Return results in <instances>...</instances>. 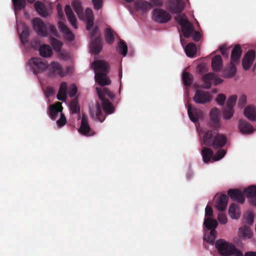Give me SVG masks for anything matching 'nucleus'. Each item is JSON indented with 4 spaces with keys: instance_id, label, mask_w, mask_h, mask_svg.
I'll return each mask as SVG.
<instances>
[{
    "instance_id": "1",
    "label": "nucleus",
    "mask_w": 256,
    "mask_h": 256,
    "mask_svg": "<svg viewBox=\"0 0 256 256\" xmlns=\"http://www.w3.org/2000/svg\"><path fill=\"white\" fill-rule=\"evenodd\" d=\"M202 142L206 146L215 149L224 147L227 142L225 135L218 133L216 130H210L204 134Z\"/></svg>"
},
{
    "instance_id": "2",
    "label": "nucleus",
    "mask_w": 256,
    "mask_h": 256,
    "mask_svg": "<svg viewBox=\"0 0 256 256\" xmlns=\"http://www.w3.org/2000/svg\"><path fill=\"white\" fill-rule=\"evenodd\" d=\"M215 246L222 256H244L242 252L230 242L224 239H218L215 242Z\"/></svg>"
},
{
    "instance_id": "3",
    "label": "nucleus",
    "mask_w": 256,
    "mask_h": 256,
    "mask_svg": "<svg viewBox=\"0 0 256 256\" xmlns=\"http://www.w3.org/2000/svg\"><path fill=\"white\" fill-rule=\"evenodd\" d=\"M90 50L94 54H98L102 50L100 33L98 26H95L90 34Z\"/></svg>"
},
{
    "instance_id": "4",
    "label": "nucleus",
    "mask_w": 256,
    "mask_h": 256,
    "mask_svg": "<svg viewBox=\"0 0 256 256\" xmlns=\"http://www.w3.org/2000/svg\"><path fill=\"white\" fill-rule=\"evenodd\" d=\"M28 64L34 74L42 73L48 68L46 61L40 58H32Z\"/></svg>"
},
{
    "instance_id": "5",
    "label": "nucleus",
    "mask_w": 256,
    "mask_h": 256,
    "mask_svg": "<svg viewBox=\"0 0 256 256\" xmlns=\"http://www.w3.org/2000/svg\"><path fill=\"white\" fill-rule=\"evenodd\" d=\"M152 18L158 23L164 24L171 19L170 14L166 11L161 8H155L152 12Z\"/></svg>"
},
{
    "instance_id": "6",
    "label": "nucleus",
    "mask_w": 256,
    "mask_h": 256,
    "mask_svg": "<svg viewBox=\"0 0 256 256\" xmlns=\"http://www.w3.org/2000/svg\"><path fill=\"white\" fill-rule=\"evenodd\" d=\"M32 26L34 30L40 36H46L48 32L46 24L40 18H34L32 20Z\"/></svg>"
},
{
    "instance_id": "7",
    "label": "nucleus",
    "mask_w": 256,
    "mask_h": 256,
    "mask_svg": "<svg viewBox=\"0 0 256 256\" xmlns=\"http://www.w3.org/2000/svg\"><path fill=\"white\" fill-rule=\"evenodd\" d=\"M212 96L208 92L202 90H196L193 98L194 101L199 104H204L210 102Z\"/></svg>"
},
{
    "instance_id": "8",
    "label": "nucleus",
    "mask_w": 256,
    "mask_h": 256,
    "mask_svg": "<svg viewBox=\"0 0 256 256\" xmlns=\"http://www.w3.org/2000/svg\"><path fill=\"white\" fill-rule=\"evenodd\" d=\"M184 7V4L182 0H171L167 5V8L172 14L180 13Z\"/></svg>"
},
{
    "instance_id": "9",
    "label": "nucleus",
    "mask_w": 256,
    "mask_h": 256,
    "mask_svg": "<svg viewBox=\"0 0 256 256\" xmlns=\"http://www.w3.org/2000/svg\"><path fill=\"white\" fill-rule=\"evenodd\" d=\"M80 132L85 136H92L95 132L92 130L89 126L88 118L85 115H83L82 118L80 126L78 130Z\"/></svg>"
},
{
    "instance_id": "10",
    "label": "nucleus",
    "mask_w": 256,
    "mask_h": 256,
    "mask_svg": "<svg viewBox=\"0 0 256 256\" xmlns=\"http://www.w3.org/2000/svg\"><path fill=\"white\" fill-rule=\"evenodd\" d=\"M256 56V53L254 50H248L244 56L242 65L244 70H248L250 68L253 64Z\"/></svg>"
},
{
    "instance_id": "11",
    "label": "nucleus",
    "mask_w": 256,
    "mask_h": 256,
    "mask_svg": "<svg viewBox=\"0 0 256 256\" xmlns=\"http://www.w3.org/2000/svg\"><path fill=\"white\" fill-rule=\"evenodd\" d=\"M210 126L214 128H217L220 127V111L218 108H214L212 109L210 112Z\"/></svg>"
},
{
    "instance_id": "12",
    "label": "nucleus",
    "mask_w": 256,
    "mask_h": 256,
    "mask_svg": "<svg viewBox=\"0 0 256 256\" xmlns=\"http://www.w3.org/2000/svg\"><path fill=\"white\" fill-rule=\"evenodd\" d=\"M96 72L107 74L108 72L109 65L108 63L102 60H94L92 64Z\"/></svg>"
},
{
    "instance_id": "13",
    "label": "nucleus",
    "mask_w": 256,
    "mask_h": 256,
    "mask_svg": "<svg viewBox=\"0 0 256 256\" xmlns=\"http://www.w3.org/2000/svg\"><path fill=\"white\" fill-rule=\"evenodd\" d=\"M96 90L98 97L102 101V106L104 110L108 114H112L114 112L112 103L108 99L103 97L100 88H96Z\"/></svg>"
},
{
    "instance_id": "14",
    "label": "nucleus",
    "mask_w": 256,
    "mask_h": 256,
    "mask_svg": "<svg viewBox=\"0 0 256 256\" xmlns=\"http://www.w3.org/2000/svg\"><path fill=\"white\" fill-rule=\"evenodd\" d=\"M188 113L190 120L194 122H197L198 120L202 116V111L200 109L192 107L191 104L188 105Z\"/></svg>"
},
{
    "instance_id": "15",
    "label": "nucleus",
    "mask_w": 256,
    "mask_h": 256,
    "mask_svg": "<svg viewBox=\"0 0 256 256\" xmlns=\"http://www.w3.org/2000/svg\"><path fill=\"white\" fill-rule=\"evenodd\" d=\"M48 75L50 76H53L56 74H58L60 76H64L62 67L58 62H52L48 67Z\"/></svg>"
},
{
    "instance_id": "16",
    "label": "nucleus",
    "mask_w": 256,
    "mask_h": 256,
    "mask_svg": "<svg viewBox=\"0 0 256 256\" xmlns=\"http://www.w3.org/2000/svg\"><path fill=\"white\" fill-rule=\"evenodd\" d=\"M228 194L233 200L240 204H243L244 202V194L238 189H230L228 191Z\"/></svg>"
},
{
    "instance_id": "17",
    "label": "nucleus",
    "mask_w": 256,
    "mask_h": 256,
    "mask_svg": "<svg viewBox=\"0 0 256 256\" xmlns=\"http://www.w3.org/2000/svg\"><path fill=\"white\" fill-rule=\"evenodd\" d=\"M244 196L250 200V202L253 205H256V186H251L245 188L243 192Z\"/></svg>"
},
{
    "instance_id": "18",
    "label": "nucleus",
    "mask_w": 256,
    "mask_h": 256,
    "mask_svg": "<svg viewBox=\"0 0 256 256\" xmlns=\"http://www.w3.org/2000/svg\"><path fill=\"white\" fill-rule=\"evenodd\" d=\"M60 30L64 34L66 38L72 42L74 39V36L70 28L62 22L58 23Z\"/></svg>"
},
{
    "instance_id": "19",
    "label": "nucleus",
    "mask_w": 256,
    "mask_h": 256,
    "mask_svg": "<svg viewBox=\"0 0 256 256\" xmlns=\"http://www.w3.org/2000/svg\"><path fill=\"white\" fill-rule=\"evenodd\" d=\"M63 108L62 103L60 102H56L54 104L50 106L49 116L52 120H55L58 116L59 112L62 113Z\"/></svg>"
},
{
    "instance_id": "20",
    "label": "nucleus",
    "mask_w": 256,
    "mask_h": 256,
    "mask_svg": "<svg viewBox=\"0 0 256 256\" xmlns=\"http://www.w3.org/2000/svg\"><path fill=\"white\" fill-rule=\"evenodd\" d=\"M238 128L242 134H249L254 131V127L246 120L240 119L238 120Z\"/></svg>"
},
{
    "instance_id": "21",
    "label": "nucleus",
    "mask_w": 256,
    "mask_h": 256,
    "mask_svg": "<svg viewBox=\"0 0 256 256\" xmlns=\"http://www.w3.org/2000/svg\"><path fill=\"white\" fill-rule=\"evenodd\" d=\"M106 74L100 72H96L94 76L96 82L101 86L110 84L111 81L107 76Z\"/></svg>"
},
{
    "instance_id": "22",
    "label": "nucleus",
    "mask_w": 256,
    "mask_h": 256,
    "mask_svg": "<svg viewBox=\"0 0 256 256\" xmlns=\"http://www.w3.org/2000/svg\"><path fill=\"white\" fill-rule=\"evenodd\" d=\"M228 198L226 194H222L218 198L216 203V208L218 210L222 212L226 208Z\"/></svg>"
},
{
    "instance_id": "23",
    "label": "nucleus",
    "mask_w": 256,
    "mask_h": 256,
    "mask_svg": "<svg viewBox=\"0 0 256 256\" xmlns=\"http://www.w3.org/2000/svg\"><path fill=\"white\" fill-rule=\"evenodd\" d=\"M64 11L71 25L74 28L76 29L78 28L76 19L70 6L69 5H66L64 8Z\"/></svg>"
},
{
    "instance_id": "24",
    "label": "nucleus",
    "mask_w": 256,
    "mask_h": 256,
    "mask_svg": "<svg viewBox=\"0 0 256 256\" xmlns=\"http://www.w3.org/2000/svg\"><path fill=\"white\" fill-rule=\"evenodd\" d=\"M242 54V50L240 45H236L232 51L230 62L235 63H239Z\"/></svg>"
},
{
    "instance_id": "25",
    "label": "nucleus",
    "mask_w": 256,
    "mask_h": 256,
    "mask_svg": "<svg viewBox=\"0 0 256 256\" xmlns=\"http://www.w3.org/2000/svg\"><path fill=\"white\" fill-rule=\"evenodd\" d=\"M244 116L251 121H256V108L252 106H248L244 110Z\"/></svg>"
},
{
    "instance_id": "26",
    "label": "nucleus",
    "mask_w": 256,
    "mask_h": 256,
    "mask_svg": "<svg viewBox=\"0 0 256 256\" xmlns=\"http://www.w3.org/2000/svg\"><path fill=\"white\" fill-rule=\"evenodd\" d=\"M238 63L230 62V65L223 72V76L226 78L234 76L236 72V64Z\"/></svg>"
},
{
    "instance_id": "27",
    "label": "nucleus",
    "mask_w": 256,
    "mask_h": 256,
    "mask_svg": "<svg viewBox=\"0 0 256 256\" xmlns=\"http://www.w3.org/2000/svg\"><path fill=\"white\" fill-rule=\"evenodd\" d=\"M34 6L36 10L40 16L44 18H46L48 16V13L45 6L42 2L36 1L34 4Z\"/></svg>"
},
{
    "instance_id": "28",
    "label": "nucleus",
    "mask_w": 256,
    "mask_h": 256,
    "mask_svg": "<svg viewBox=\"0 0 256 256\" xmlns=\"http://www.w3.org/2000/svg\"><path fill=\"white\" fill-rule=\"evenodd\" d=\"M222 66V58L220 55H216L212 58V67L215 72L219 71Z\"/></svg>"
},
{
    "instance_id": "29",
    "label": "nucleus",
    "mask_w": 256,
    "mask_h": 256,
    "mask_svg": "<svg viewBox=\"0 0 256 256\" xmlns=\"http://www.w3.org/2000/svg\"><path fill=\"white\" fill-rule=\"evenodd\" d=\"M67 84L62 82L60 84V89L57 94V98L62 101H65L66 99Z\"/></svg>"
},
{
    "instance_id": "30",
    "label": "nucleus",
    "mask_w": 256,
    "mask_h": 256,
    "mask_svg": "<svg viewBox=\"0 0 256 256\" xmlns=\"http://www.w3.org/2000/svg\"><path fill=\"white\" fill-rule=\"evenodd\" d=\"M72 6L80 18L84 16V11L82 3L79 0H74L72 2Z\"/></svg>"
},
{
    "instance_id": "31",
    "label": "nucleus",
    "mask_w": 256,
    "mask_h": 256,
    "mask_svg": "<svg viewBox=\"0 0 256 256\" xmlns=\"http://www.w3.org/2000/svg\"><path fill=\"white\" fill-rule=\"evenodd\" d=\"M186 56L190 58H193L197 52V48L195 44L190 42L184 48Z\"/></svg>"
},
{
    "instance_id": "32",
    "label": "nucleus",
    "mask_w": 256,
    "mask_h": 256,
    "mask_svg": "<svg viewBox=\"0 0 256 256\" xmlns=\"http://www.w3.org/2000/svg\"><path fill=\"white\" fill-rule=\"evenodd\" d=\"M228 213L232 219H238L240 216V210L236 204H232L228 209Z\"/></svg>"
},
{
    "instance_id": "33",
    "label": "nucleus",
    "mask_w": 256,
    "mask_h": 256,
    "mask_svg": "<svg viewBox=\"0 0 256 256\" xmlns=\"http://www.w3.org/2000/svg\"><path fill=\"white\" fill-rule=\"evenodd\" d=\"M202 159L205 163H208L212 158H213L214 152L208 148H204L202 151Z\"/></svg>"
},
{
    "instance_id": "34",
    "label": "nucleus",
    "mask_w": 256,
    "mask_h": 256,
    "mask_svg": "<svg viewBox=\"0 0 256 256\" xmlns=\"http://www.w3.org/2000/svg\"><path fill=\"white\" fill-rule=\"evenodd\" d=\"M39 52L40 55L44 58L50 57L52 54L50 47L48 44H43L40 46Z\"/></svg>"
},
{
    "instance_id": "35",
    "label": "nucleus",
    "mask_w": 256,
    "mask_h": 256,
    "mask_svg": "<svg viewBox=\"0 0 256 256\" xmlns=\"http://www.w3.org/2000/svg\"><path fill=\"white\" fill-rule=\"evenodd\" d=\"M214 78V74L210 72L204 75L202 77L204 81L202 87L204 88H210L212 86L210 80H213Z\"/></svg>"
},
{
    "instance_id": "36",
    "label": "nucleus",
    "mask_w": 256,
    "mask_h": 256,
    "mask_svg": "<svg viewBox=\"0 0 256 256\" xmlns=\"http://www.w3.org/2000/svg\"><path fill=\"white\" fill-rule=\"evenodd\" d=\"M182 31L186 38H190L194 32L193 26L190 22L188 24L182 27Z\"/></svg>"
},
{
    "instance_id": "37",
    "label": "nucleus",
    "mask_w": 256,
    "mask_h": 256,
    "mask_svg": "<svg viewBox=\"0 0 256 256\" xmlns=\"http://www.w3.org/2000/svg\"><path fill=\"white\" fill-rule=\"evenodd\" d=\"M50 40L53 49L56 52H60L62 46V42L52 36L50 38Z\"/></svg>"
},
{
    "instance_id": "38",
    "label": "nucleus",
    "mask_w": 256,
    "mask_h": 256,
    "mask_svg": "<svg viewBox=\"0 0 256 256\" xmlns=\"http://www.w3.org/2000/svg\"><path fill=\"white\" fill-rule=\"evenodd\" d=\"M240 236L244 238H250L252 236V231L248 226H244L239 228Z\"/></svg>"
},
{
    "instance_id": "39",
    "label": "nucleus",
    "mask_w": 256,
    "mask_h": 256,
    "mask_svg": "<svg viewBox=\"0 0 256 256\" xmlns=\"http://www.w3.org/2000/svg\"><path fill=\"white\" fill-rule=\"evenodd\" d=\"M15 11H20L26 6V0H12Z\"/></svg>"
},
{
    "instance_id": "40",
    "label": "nucleus",
    "mask_w": 256,
    "mask_h": 256,
    "mask_svg": "<svg viewBox=\"0 0 256 256\" xmlns=\"http://www.w3.org/2000/svg\"><path fill=\"white\" fill-rule=\"evenodd\" d=\"M116 48L118 52L123 56H124L127 54L128 46L124 41L122 40H120Z\"/></svg>"
},
{
    "instance_id": "41",
    "label": "nucleus",
    "mask_w": 256,
    "mask_h": 256,
    "mask_svg": "<svg viewBox=\"0 0 256 256\" xmlns=\"http://www.w3.org/2000/svg\"><path fill=\"white\" fill-rule=\"evenodd\" d=\"M204 224L208 230L215 229L218 226V222L216 220L206 218L204 219Z\"/></svg>"
},
{
    "instance_id": "42",
    "label": "nucleus",
    "mask_w": 256,
    "mask_h": 256,
    "mask_svg": "<svg viewBox=\"0 0 256 256\" xmlns=\"http://www.w3.org/2000/svg\"><path fill=\"white\" fill-rule=\"evenodd\" d=\"M182 80L184 84L186 86H190L193 82V76L188 72H184L182 74Z\"/></svg>"
},
{
    "instance_id": "43",
    "label": "nucleus",
    "mask_w": 256,
    "mask_h": 256,
    "mask_svg": "<svg viewBox=\"0 0 256 256\" xmlns=\"http://www.w3.org/2000/svg\"><path fill=\"white\" fill-rule=\"evenodd\" d=\"M175 19L181 27H182L190 22L188 20L185 14H178L176 16Z\"/></svg>"
},
{
    "instance_id": "44",
    "label": "nucleus",
    "mask_w": 256,
    "mask_h": 256,
    "mask_svg": "<svg viewBox=\"0 0 256 256\" xmlns=\"http://www.w3.org/2000/svg\"><path fill=\"white\" fill-rule=\"evenodd\" d=\"M105 38L108 44H112L114 42V32L111 28H107L106 30Z\"/></svg>"
},
{
    "instance_id": "45",
    "label": "nucleus",
    "mask_w": 256,
    "mask_h": 256,
    "mask_svg": "<svg viewBox=\"0 0 256 256\" xmlns=\"http://www.w3.org/2000/svg\"><path fill=\"white\" fill-rule=\"evenodd\" d=\"M70 110L72 114H80V110L78 106V100L74 98L72 100L70 103Z\"/></svg>"
},
{
    "instance_id": "46",
    "label": "nucleus",
    "mask_w": 256,
    "mask_h": 256,
    "mask_svg": "<svg viewBox=\"0 0 256 256\" xmlns=\"http://www.w3.org/2000/svg\"><path fill=\"white\" fill-rule=\"evenodd\" d=\"M234 110L233 108H225L223 110V117L225 120H230L233 116Z\"/></svg>"
},
{
    "instance_id": "47",
    "label": "nucleus",
    "mask_w": 256,
    "mask_h": 256,
    "mask_svg": "<svg viewBox=\"0 0 256 256\" xmlns=\"http://www.w3.org/2000/svg\"><path fill=\"white\" fill-rule=\"evenodd\" d=\"M226 154V151L224 149H220L217 151L216 154L213 156V160L214 161H218L222 159Z\"/></svg>"
},
{
    "instance_id": "48",
    "label": "nucleus",
    "mask_w": 256,
    "mask_h": 256,
    "mask_svg": "<svg viewBox=\"0 0 256 256\" xmlns=\"http://www.w3.org/2000/svg\"><path fill=\"white\" fill-rule=\"evenodd\" d=\"M29 34V32L27 30H24L22 32L20 38L22 44H26L28 42Z\"/></svg>"
},
{
    "instance_id": "49",
    "label": "nucleus",
    "mask_w": 256,
    "mask_h": 256,
    "mask_svg": "<svg viewBox=\"0 0 256 256\" xmlns=\"http://www.w3.org/2000/svg\"><path fill=\"white\" fill-rule=\"evenodd\" d=\"M236 100L237 96L236 95L230 96L226 102V107L233 108L236 104Z\"/></svg>"
},
{
    "instance_id": "50",
    "label": "nucleus",
    "mask_w": 256,
    "mask_h": 256,
    "mask_svg": "<svg viewBox=\"0 0 256 256\" xmlns=\"http://www.w3.org/2000/svg\"><path fill=\"white\" fill-rule=\"evenodd\" d=\"M96 116L100 122H102L105 119V117L103 115L101 108L99 104H98L96 106Z\"/></svg>"
},
{
    "instance_id": "51",
    "label": "nucleus",
    "mask_w": 256,
    "mask_h": 256,
    "mask_svg": "<svg viewBox=\"0 0 256 256\" xmlns=\"http://www.w3.org/2000/svg\"><path fill=\"white\" fill-rule=\"evenodd\" d=\"M219 50L222 56L228 58L229 55L228 48L226 44H223L219 47Z\"/></svg>"
},
{
    "instance_id": "52",
    "label": "nucleus",
    "mask_w": 256,
    "mask_h": 256,
    "mask_svg": "<svg viewBox=\"0 0 256 256\" xmlns=\"http://www.w3.org/2000/svg\"><path fill=\"white\" fill-rule=\"evenodd\" d=\"M101 88L102 94L103 97L105 98L106 96H108L110 98H114V95L113 92L110 91L108 88Z\"/></svg>"
},
{
    "instance_id": "53",
    "label": "nucleus",
    "mask_w": 256,
    "mask_h": 256,
    "mask_svg": "<svg viewBox=\"0 0 256 256\" xmlns=\"http://www.w3.org/2000/svg\"><path fill=\"white\" fill-rule=\"evenodd\" d=\"M140 9L143 12H146L152 8V4L148 2H143L140 5Z\"/></svg>"
},
{
    "instance_id": "54",
    "label": "nucleus",
    "mask_w": 256,
    "mask_h": 256,
    "mask_svg": "<svg viewBox=\"0 0 256 256\" xmlns=\"http://www.w3.org/2000/svg\"><path fill=\"white\" fill-rule=\"evenodd\" d=\"M78 92L76 86L74 84H72L69 88L68 94L71 98L75 96Z\"/></svg>"
},
{
    "instance_id": "55",
    "label": "nucleus",
    "mask_w": 256,
    "mask_h": 256,
    "mask_svg": "<svg viewBox=\"0 0 256 256\" xmlns=\"http://www.w3.org/2000/svg\"><path fill=\"white\" fill-rule=\"evenodd\" d=\"M226 100V96L224 94H218L216 99L218 104L220 106H223Z\"/></svg>"
},
{
    "instance_id": "56",
    "label": "nucleus",
    "mask_w": 256,
    "mask_h": 256,
    "mask_svg": "<svg viewBox=\"0 0 256 256\" xmlns=\"http://www.w3.org/2000/svg\"><path fill=\"white\" fill-rule=\"evenodd\" d=\"M92 2L94 5V8L96 10H98L102 8L103 0H92Z\"/></svg>"
},
{
    "instance_id": "57",
    "label": "nucleus",
    "mask_w": 256,
    "mask_h": 256,
    "mask_svg": "<svg viewBox=\"0 0 256 256\" xmlns=\"http://www.w3.org/2000/svg\"><path fill=\"white\" fill-rule=\"evenodd\" d=\"M66 122V118L62 113H60V118L57 120L56 123L58 126H64Z\"/></svg>"
},
{
    "instance_id": "58",
    "label": "nucleus",
    "mask_w": 256,
    "mask_h": 256,
    "mask_svg": "<svg viewBox=\"0 0 256 256\" xmlns=\"http://www.w3.org/2000/svg\"><path fill=\"white\" fill-rule=\"evenodd\" d=\"M246 103V97L245 95H242L239 98L238 106L240 108H243Z\"/></svg>"
},
{
    "instance_id": "59",
    "label": "nucleus",
    "mask_w": 256,
    "mask_h": 256,
    "mask_svg": "<svg viewBox=\"0 0 256 256\" xmlns=\"http://www.w3.org/2000/svg\"><path fill=\"white\" fill-rule=\"evenodd\" d=\"M218 220L220 224H225L227 222V217L225 214L221 212L218 214Z\"/></svg>"
},
{
    "instance_id": "60",
    "label": "nucleus",
    "mask_w": 256,
    "mask_h": 256,
    "mask_svg": "<svg viewBox=\"0 0 256 256\" xmlns=\"http://www.w3.org/2000/svg\"><path fill=\"white\" fill-rule=\"evenodd\" d=\"M254 222V216L252 213L249 212L246 218V222L249 225H252Z\"/></svg>"
},
{
    "instance_id": "61",
    "label": "nucleus",
    "mask_w": 256,
    "mask_h": 256,
    "mask_svg": "<svg viewBox=\"0 0 256 256\" xmlns=\"http://www.w3.org/2000/svg\"><path fill=\"white\" fill-rule=\"evenodd\" d=\"M85 16L86 20L88 19H94V14L92 10L90 8H87L85 12Z\"/></svg>"
},
{
    "instance_id": "62",
    "label": "nucleus",
    "mask_w": 256,
    "mask_h": 256,
    "mask_svg": "<svg viewBox=\"0 0 256 256\" xmlns=\"http://www.w3.org/2000/svg\"><path fill=\"white\" fill-rule=\"evenodd\" d=\"M86 20V29L90 30L93 26L94 19H88Z\"/></svg>"
},
{
    "instance_id": "63",
    "label": "nucleus",
    "mask_w": 256,
    "mask_h": 256,
    "mask_svg": "<svg viewBox=\"0 0 256 256\" xmlns=\"http://www.w3.org/2000/svg\"><path fill=\"white\" fill-rule=\"evenodd\" d=\"M192 36V40L196 42L199 41L201 38V34L200 32L198 31L194 32Z\"/></svg>"
},
{
    "instance_id": "64",
    "label": "nucleus",
    "mask_w": 256,
    "mask_h": 256,
    "mask_svg": "<svg viewBox=\"0 0 256 256\" xmlns=\"http://www.w3.org/2000/svg\"><path fill=\"white\" fill-rule=\"evenodd\" d=\"M213 210L210 206H207L205 209L206 216H210L212 215Z\"/></svg>"
}]
</instances>
